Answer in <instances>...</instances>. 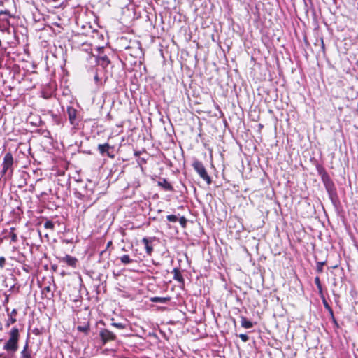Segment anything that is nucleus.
<instances>
[{
    "mask_svg": "<svg viewBox=\"0 0 358 358\" xmlns=\"http://www.w3.org/2000/svg\"><path fill=\"white\" fill-rule=\"evenodd\" d=\"M142 50L140 44L136 42H133L131 45L125 47L123 56L125 60H129V58L138 59L141 57Z\"/></svg>",
    "mask_w": 358,
    "mask_h": 358,
    "instance_id": "6e6552de",
    "label": "nucleus"
},
{
    "mask_svg": "<svg viewBox=\"0 0 358 358\" xmlns=\"http://www.w3.org/2000/svg\"><path fill=\"white\" fill-rule=\"evenodd\" d=\"M126 62H129L131 66L136 65L137 63V59H134L129 58V60H125Z\"/></svg>",
    "mask_w": 358,
    "mask_h": 358,
    "instance_id": "c9c22d12",
    "label": "nucleus"
},
{
    "mask_svg": "<svg viewBox=\"0 0 358 358\" xmlns=\"http://www.w3.org/2000/svg\"><path fill=\"white\" fill-rule=\"evenodd\" d=\"M111 250L105 248L99 252V258L98 262L103 264V267L106 268L109 266V259L110 256Z\"/></svg>",
    "mask_w": 358,
    "mask_h": 358,
    "instance_id": "4468645a",
    "label": "nucleus"
},
{
    "mask_svg": "<svg viewBox=\"0 0 358 358\" xmlns=\"http://www.w3.org/2000/svg\"><path fill=\"white\" fill-rule=\"evenodd\" d=\"M20 358H34L31 355V351L29 350V343L28 341H26V343L20 352Z\"/></svg>",
    "mask_w": 358,
    "mask_h": 358,
    "instance_id": "6ab92c4d",
    "label": "nucleus"
},
{
    "mask_svg": "<svg viewBox=\"0 0 358 358\" xmlns=\"http://www.w3.org/2000/svg\"><path fill=\"white\" fill-rule=\"evenodd\" d=\"M158 186L166 191H173V187L167 181L166 178H159L157 181Z\"/></svg>",
    "mask_w": 358,
    "mask_h": 358,
    "instance_id": "a211bd4d",
    "label": "nucleus"
},
{
    "mask_svg": "<svg viewBox=\"0 0 358 358\" xmlns=\"http://www.w3.org/2000/svg\"><path fill=\"white\" fill-rule=\"evenodd\" d=\"M37 331H38V329H36V330H34V332L35 334H37Z\"/></svg>",
    "mask_w": 358,
    "mask_h": 358,
    "instance_id": "09e8293b",
    "label": "nucleus"
},
{
    "mask_svg": "<svg viewBox=\"0 0 358 358\" xmlns=\"http://www.w3.org/2000/svg\"><path fill=\"white\" fill-rule=\"evenodd\" d=\"M37 331H38V329H36V330H34V332L35 334H37Z\"/></svg>",
    "mask_w": 358,
    "mask_h": 358,
    "instance_id": "8fccbe9b",
    "label": "nucleus"
},
{
    "mask_svg": "<svg viewBox=\"0 0 358 358\" xmlns=\"http://www.w3.org/2000/svg\"><path fill=\"white\" fill-rule=\"evenodd\" d=\"M322 303L324 305V307L326 310H327V311L329 312L330 316H331V318L332 320V322H334V324L337 327H338V324L334 317V311H333V309L331 308V307L329 306V304L328 303V302L327 301V300L325 299L324 296H322Z\"/></svg>",
    "mask_w": 358,
    "mask_h": 358,
    "instance_id": "f3484780",
    "label": "nucleus"
},
{
    "mask_svg": "<svg viewBox=\"0 0 358 358\" xmlns=\"http://www.w3.org/2000/svg\"><path fill=\"white\" fill-rule=\"evenodd\" d=\"M133 186H134V187H136H136H140V182H139V181H134V182H133Z\"/></svg>",
    "mask_w": 358,
    "mask_h": 358,
    "instance_id": "58836bf2",
    "label": "nucleus"
},
{
    "mask_svg": "<svg viewBox=\"0 0 358 358\" xmlns=\"http://www.w3.org/2000/svg\"><path fill=\"white\" fill-rule=\"evenodd\" d=\"M157 239L155 237H145L142 239V243L144 245L145 252L148 255H151L153 252L152 243Z\"/></svg>",
    "mask_w": 358,
    "mask_h": 358,
    "instance_id": "2eb2a0df",
    "label": "nucleus"
},
{
    "mask_svg": "<svg viewBox=\"0 0 358 358\" xmlns=\"http://www.w3.org/2000/svg\"><path fill=\"white\" fill-rule=\"evenodd\" d=\"M98 150L101 156H108L110 158H114L113 147L106 143L98 145Z\"/></svg>",
    "mask_w": 358,
    "mask_h": 358,
    "instance_id": "ddd939ff",
    "label": "nucleus"
},
{
    "mask_svg": "<svg viewBox=\"0 0 358 358\" xmlns=\"http://www.w3.org/2000/svg\"><path fill=\"white\" fill-rule=\"evenodd\" d=\"M316 170L321 177L322 182L328 193L329 197L334 206L339 203V199L335 184L324 167L317 162L315 164Z\"/></svg>",
    "mask_w": 358,
    "mask_h": 358,
    "instance_id": "7ed1b4c3",
    "label": "nucleus"
},
{
    "mask_svg": "<svg viewBox=\"0 0 358 358\" xmlns=\"http://www.w3.org/2000/svg\"><path fill=\"white\" fill-rule=\"evenodd\" d=\"M315 283L317 286V288L318 289L319 294H321V297L322 298L323 294H322V286L320 282V279L318 276L315 278Z\"/></svg>",
    "mask_w": 358,
    "mask_h": 358,
    "instance_id": "a878e982",
    "label": "nucleus"
},
{
    "mask_svg": "<svg viewBox=\"0 0 358 358\" xmlns=\"http://www.w3.org/2000/svg\"><path fill=\"white\" fill-rule=\"evenodd\" d=\"M99 335L103 345L108 342L114 341L117 338L115 333L105 328L99 329Z\"/></svg>",
    "mask_w": 358,
    "mask_h": 358,
    "instance_id": "9b49d317",
    "label": "nucleus"
},
{
    "mask_svg": "<svg viewBox=\"0 0 358 358\" xmlns=\"http://www.w3.org/2000/svg\"><path fill=\"white\" fill-rule=\"evenodd\" d=\"M316 170L321 177L322 182L328 193L329 197L334 206L339 203V199L335 184L324 167L317 162L315 164Z\"/></svg>",
    "mask_w": 358,
    "mask_h": 358,
    "instance_id": "f257e3e1",
    "label": "nucleus"
},
{
    "mask_svg": "<svg viewBox=\"0 0 358 358\" xmlns=\"http://www.w3.org/2000/svg\"><path fill=\"white\" fill-rule=\"evenodd\" d=\"M112 245V241H110L109 242H108L107 245H106V248H107L108 250H109V248Z\"/></svg>",
    "mask_w": 358,
    "mask_h": 358,
    "instance_id": "79ce46f5",
    "label": "nucleus"
},
{
    "mask_svg": "<svg viewBox=\"0 0 358 358\" xmlns=\"http://www.w3.org/2000/svg\"><path fill=\"white\" fill-rule=\"evenodd\" d=\"M236 336H238L242 340V341H243L245 343L248 341V340H249V336L247 334H241L236 335Z\"/></svg>",
    "mask_w": 358,
    "mask_h": 358,
    "instance_id": "2f4dec72",
    "label": "nucleus"
},
{
    "mask_svg": "<svg viewBox=\"0 0 358 358\" xmlns=\"http://www.w3.org/2000/svg\"><path fill=\"white\" fill-rule=\"evenodd\" d=\"M326 264V262H317L316 265V271L318 273H322L323 272V266Z\"/></svg>",
    "mask_w": 358,
    "mask_h": 358,
    "instance_id": "cd10ccee",
    "label": "nucleus"
},
{
    "mask_svg": "<svg viewBox=\"0 0 358 358\" xmlns=\"http://www.w3.org/2000/svg\"><path fill=\"white\" fill-rule=\"evenodd\" d=\"M14 230H15V228H13V227L10 228V232L9 233L8 236L10 238L11 242L15 243L17 241L18 239H17V234L13 232Z\"/></svg>",
    "mask_w": 358,
    "mask_h": 358,
    "instance_id": "c85d7f7f",
    "label": "nucleus"
},
{
    "mask_svg": "<svg viewBox=\"0 0 358 358\" xmlns=\"http://www.w3.org/2000/svg\"><path fill=\"white\" fill-rule=\"evenodd\" d=\"M121 262L124 264H129L134 262V259H131L129 255H124L120 257Z\"/></svg>",
    "mask_w": 358,
    "mask_h": 358,
    "instance_id": "b1692460",
    "label": "nucleus"
},
{
    "mask_svg": "<svg viewBox=\"0 0 358 358\" xmlns=\"http://www.w3.org/2000/svg\"><path fill=\"white\" fill-rule=\"evenodd\" d=\"M192 166L199 177L203 179L208 185L213 182L211 177L208 175L207 170L203 162L196 158L193 159Z\"/></svg>",
    "mask_w": 358,
    "mask_h": 358,
    "instance_id": "0eeeda50",
    "label": "nucleus"
},
{
    "mask_svg": "<svg viewBox=\"0 0 358 358\" xmlns=\"http://www.w3.org/2000/svg\"><path fill=\"white\" fill-rule=\"evenodd\" d=\"M58 259L59 262L65 263L72 268H76L78 262L76 257L69 255H66L64 257H59Z\"/></svg>",
    "mask_w": 358,
    "mask_h": 358,
    "instance_id": "dca6fc26",
    "label": "nucleus"
},
{
    "mask_svg": "<svg viewBox=\"0 0 358 358\" xmlns=\"http://www.w3.org/2000/svg\"><path fill=\"white\" fill-rule=\"evenodd\" d=\"M44 228L45 229L50 230L51 231H53L55 230V222L47 220L44 223Z\"/></svg>",
    "mask_w": 358,
    "mask_h": 358,
    "instance_id": "393cba45",
    "label": "nucleus"
},
{
    "mask_svg": "<svg viewBox=\"0 0 358 358\" xmlns=\"http://www.w3.org/2000/svg\"><path fill=\"white\" fill-rule=\"evenodd\" d=\"M70 124L72 125L73 129H78L79 128L80 119L78 117V111L72 106H68L66 109Z\"/></svg>",
    "mask_w": 358,
    "mask_h": 358,
    "instance_id": "1a4fd4ad",
    "label": "nucleus"
},
{
    "mask_svg": "<svg viewBox=\"0 0 358 358\" xmlns=\"http://www.w3.org/2000/svg\"><path fill=\"white\" fill-rule=\"evenodd\" d=\"M10 17L11 15L8 11L0 13V29L2 31L9 32L10 27L9 17Z\"/></svg>",
    "mask_w": 358,
    "mask_h": 358,
    "instance_id": "f8f14e48",
    "label": "nucleus"
},
{
    "mask_svg": "<svg viewBox=\"0 0 358 358\" xmlns=\"http://www.w3.org/2000/svg\"><path fill=\"white\" fill-rule=\"evenodd\" d=\"M9 336V339L3 345V350L14 353L18 349L19 329L17 327H13L10 331Z\"/></svg>",
    "mask_w": 358,
    "mask_h": 358,
    "instance_id": "39448f33",
    "label": "nucleus"
},
{
    "mask_svg": "<svg viewBox=\"0 0 358 358\" xmlns=\"http://www.w3.org/2000/svg\"><path fill=\"white\" fill-rule=\"evenodd\" d=\"M97 51L98 55L96 59V63L99 66L105 69L110 64V61L108 55L105 53V49L103 47L97 48Z\"/></svg>",
    "mask_w": 358,
    "mask_h": 358,
    "instance_id": "9d476101",
    "label": "nucleus"
},
{
    "mask_svg": "<svg viewBox=\"0 0 358 358\" xmlns=\"http://www.w3.org/2000/svg\"><path fill=\"white\" fill-rule=\"evenodd\" d=\"M316 170L321 177L322 182L328 193L329 197L334 206L339 203V199L335 184L324 167L317 162L315 164Z\"/></svg>",
    "mask_w": 358,
    "mask_h": 358,
    "instance_id": "20e7f679",
    "label": "nucleus"
},
{
    "mask_svg": "<svg viewBox=\"0 0 358 358\" xmlns=\"http://www.w3.org/2000/svg\"><path fill=\"white\" fill-rule=\"evenodd\" d=\"M7 238V236H4V237H0V245L3 243V239Z\"/></svg>",
    "mask_w": 358,
    "mask_h": 358,
    "instance_id": "37998d69",
    "label": "nucleus"
},
{
    "mask_svg": "<svg viewBox=\"0 0 358 358\" xmlns=\"http://www.w3.org/2000/svg\"><path fill=\"white\" fill-rule=\"evenodd\" d=\"M3 60L0 58V68L1 67V63H2Z\"/></svg>",
    "mask_w": 358,
    "mask_h": 358,
    "instance_id": "de8ad7c7",
    "label": "nucleus"
},
{
    "mask_svg": "<svg viewBox=\"0 0 358 358\" xmlns=\"http://www.w3.org/2000/svg\"><path fill=\"white\" fill-rule=\"evenodd\" d=\"M17 314V310L16 309H13L11 313L10 314H8V315L11 316V317H13L15 316V315Z\"/></svg>",
    "mask_w": 358,
    "mask_h": 358,
    "instance_id": "4c0bfd02",
    "label": "nucleus"
},
{
    "mask_svg": "<svg viewBox=\"0 0 358 358\" xmlns=\"http://www.w3.org/2000/svg\"><path fill=\"white\" fill-rule=\"evenodd\" d=\"M357 109H358V103H357Z\"/></svg>",
    "mask_w": 358,
    "mask_h": 358,
    "instance_id": "603ef678",
    "label": "nucleus"
},
{
    "mask_svg": "<svg viewBox=\"0 0 358 358\" xmlns=\"http://www.w3.org/2000/svg\"><path fill=\"white\" fill-rule=\"evenodd\" d=\"M77 330L80 332L84 333L85 335H88L90 330V323L87 322L83 325H78Z\"/></svg>",
    "mask_w": 358,
    "mask_h": 358,
    "instance_id": "412c9836",
    "label": "nucleus"
},
{
    "mask_svg": "<svg viewBox=\"0 0 358 358\" xmlns=\"http://www.w3.org/2000/svg\"><path fill=\"white\" fill-rule=\"evenodd\" d=\"M16 322V319L14 317L10 316L6 322V326L9 327L10 324H14Z\"/></svg>",
    "mask_w": 358,
    "mask_h": 358,
    "instance_id": "473e14b6",
    "label": "nucleus"
},
{
    "mask_svg": "<svg viewBox=\"0 0 358 358\" xmlns=\"http://www.w3.org/2000/svg\"><path fill=\"white\" fill-rule=\"evenodd\" d=\"M171 300L170 297H158L155 296L150 299V301L154 303H167Z\"/></svg>",
    "mask_w": 358,
    "mask_h": 358,
    "instance_id": "4be33fe9",
    "label": "nucleus"
},
{
    "mask_svg": "<svg viewBox=\"0 0 358 358\" xmlns=\"http://www.w3.org/2000/svg\"><path fill=\"white\" fill-rule=\"evenodd\" d=\"M322 48L323 50H324V42H323V39H322Z\"/></svg>",
    "mask_w": 358,
    "mask_h": 358,
    "instance_id": "c03bdc74",
    "label": "nucleus"
},
{
    "mask_svg": "<svg viewBox=\"0 0 358 358\" xmlns=\"http://www.w3.org/2000/svg\"><path fill=\"white\" fill-rule=\"evenodd\" d=\"M167 220L171 222H176L178 220V217L175 215H169L166 217Z\"/></svg>",
    "mask_w": 358,
    "mask_h": 358,
    "instance_id": "7c9ffc66",
    "label": "nucleus"
},
{
    "mask_svg": "<svg viewBox=\"0 0 358 358\" xmlns=\"http://www.w3.org/2000/svg\"><path fill=\"white\" fill-rule=\"evenodd\" d=\"M76 196H77L78 198H82V197H84V196H83L81 193H80V192H76Z\"/></svg>",
    "mask_w": 358,
    "mask_h": 358,
    "instance_id": "a19ab883",
    "label": "nucleus"
},
{
    "mask_svg": "<svg viewBox=\"0 0 358 358\" xmlns=\"http://www.w3.org/2000/svg\"><path fill=\"white\" fill-rule=\"evenodd\" d=\"M79 151H80V152H83V153L89 154V155H91V154H92L91 151H90V150H87V149H85L84 150H80Z\"/></svg>",
    "mask_w": 358,
    "mask_h": 358,
    "instance_id": "ea45409f",
    "label": "nucleus"
},
{
    "mask_svg": "<svg viewBox=\"0 0 358 358\" xmlns=\"http://www.w3.org/2000/svg\"><path fill=\"white\" fill-rule=\"evenodd\" d=\"M13 155L10 152L6 153L2 163V170L1 171V177L4 176L5 179L11 177L13 172Z\"/></svg>",
    "mask_w": 358,
    "mask_h": 358,
    "instance_id": "423d86ee",
    "label": "nucleus"
},
{
    "mask_svg": "<svg viewBox=\"0 0 358 358\" xmlns=\"http://www.w3.org/2000/svg\"><path fill=\"white\" fill-rule=\"evenodd\" d=\"M8 296H7L5 299L4 303H8Z\"/></svg>",
    "mask_w": 358,
    "mask_h": 358,
    "instance_id": "a18cd8bd",
    "label": "nucleus"
},
{
    "mask_svg": "<svg viewBox=\"0 0 358 358\" xmlns=\"http://www.w3.org/2000/svg\"><path fill=\"white\" fill-rule=\"evenodd\" d=\"M94 80L95 81V83L98 85L101 80L100 78L98 76V73H96V74L94 75Z\"/></svg>",
    "mask_w": 358,
    "mask_h": 358,
    "instance_id": "e433bc0d",
    "label": "nucleus"
},
{
    "mask_svg": "<svg viewBox=\"0 0 358 358\" xmlns=\"http://www.w3.org/2000/svg\"><path fill=\"white\" fill-rule=\"evenodd\" d=\"M241 327L245 329H250L253 327V323L247 320V318L244 316L241 317Z\"/></svg>",
    "mask_w": 358,
    "mask_h": 358,
    "instance_id": "5701e85b",
    "label": "nucleus"
},
{
    "mask_svg": "<svg viewBox=\"0 0 358 358\" xmlns=\"http://www.w3.org/2000/svg\"><path fill=\"white\" fill-rule=\"evenodd\" d=\"M45 289L47 291V292H50V287H46L45 288Z\"/></svg>",
    "mask_w": 358,
    "mask_h": 358,
    "instance_id": "49530a36",
    "label": "nucleus"
},
{
    "mask_svg": "<svg viewBox=\"0 0 358 358\" xmlns=\"http://www.w3.org/2000/svg\"><path fill=\"white\" fill-rule=\"evenodd\" d=\"M316 170L321 177L322 182L328 193L329 197L334 206L339 203V199L335 184L324 167L317 162L315 164Z\"/></svg>",
    "mask_w": 358,
    "mask_h": 358,
    "instance_id": "f03ea898",
    "label": "nucleus"
},
{
    "mask_svg": "<svg viewBox=\"0 0 358 358\" xmlns=\"http://www.w3.org/2000/svg\"><path fill=\"white\" fill-rule=\"evenodd\" d=\"M6 264V259L3 257H0V268H4Z\"/></svg>",
    "mask_w": 358,
    "mask_h": 358,
    "instance_id": "f704fd0d",
    "label": "nucleus"
},
{
    "mask_svg": "<svg viewBox=\"0 0 358 358\" xmlns=\"http://www.w3.org/2000/svg\"><path fill=\"white\" fill-rule=\"evenodd\" d=\"M357 113L358 114V109L356 110Z\"/></svg>",
    "mask_w": 358,
    "mask_h": 358,
    "instance_id": "3c124183",
    "label": "nucleus"
},
{
    "mask_svg": "<svg viewBox=\"0 0 358 358\" xmlns=\"http://www.w3.org/2000/svg\"><path fill=\"white\" fill-rule=\"evenodd\" d=\"M179 222L182 227H185L187 224V219L182 216L179 219Z\"/></svg>",
    "mask_w": 358,
    "mask_h": 358,
    "instance_id": "72a5a7b5",
    "label": "nucleus"
},
{
    "mask_svg": "<svg viewBox=\"0 0 358 358\" xmlns=\"http://www.w3.org/2000/svg\"><path fill=\"white\" fill-rule=\"evenodd\" d=\"M110 325L113 327H115L119 329H124L127 326V324L126 323H122V322H112L110 324Z\"/></svg>",
    "mask_w": 358,
    "mask_h": 358,
    "instance_id": "c756f323",
    "label": "nucleus"
},
{
    "mask_svg": "<svg viewBox=\"0 0 358 358\" xmlns=\"http://www.w3.org/2000/svg\"><path fill=\"white\" fill-rule=\"evenodd\" d=\"M21 179L20 182L18 183L19 187H22L26 185V177L27 176V174L25 172H22L21 175Z\"/></svg>",
    "mask_w": 358,
    "mask_h": 358,
    "instance_id": "bb28decb",
    "label": "nucleus"
},
{
    "mask_svg": "<svg viewBox=\"0 0 358 358\" xmlns=\"http://www.w3.org/2000/svg\"><path fill=\"white\" fill-rule=\"evenodd\" d=\"M173 279L175 280L178 281L180 283H182V284L184 283L185 280H184V278L182 275L179 268H173Z\"/></svg>",
    "mask_w": 358,
    "mask_h": 358,
    "instance_id": "aec40b11",
    "label": "nucleus"
}]
</instances>
